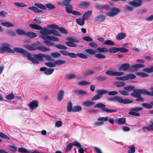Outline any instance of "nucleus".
<instances>
[{
  "label": "nucleus",
  "mask_w": 153,
  "mask_h": 153,
  "mask_svg": "<svg viewBox=\"0 0 153 153\" xmlns=\"http://www.w3.org/2000/svg\"><path fill=\"white\" fill-rule=\"evenodd\" d=\"M29 27L32 30H40L39 33L41 34L40 37L41 38H57L53 36L61 37V35L58 31L51 29L49 30L46 27H42L36 24H31Z\"/></svg>",
  "instance_id": "f257e3e1"
},
{
  "label": "nucleus",
  "mask_w": 153,
  "mask_h": 153,
  "mask_svg": "<svg viewBox=\"0 0 153 153\" xmlns=\"http://www.w3.org/2000/svg\"><path fill=\"white\" fill-rule=\"evenodd\" d=\"M45 57L46 60L51 61L52 59L49 55H45L42 53L33 54L31 62L33 64H38L40 62H42L43 61V58Z\"/></svg>",
  "instance_id": "f03ea898"
},
{
  "label": "nucleus",
  "mask_w": 153,
  "mask_h": 153,
  "mask_svg": "<svg viewBox=\"0 0 153 153\" xmlns=\"http://www.w3.org/2000/svg\"><path fill=\"white\" fill-rule=\"evenodd\" d=\"M13 52L12 53H14L16 52L18 53H21L22 55L27 57L28 59L31 62L32 60L33 54L27 52L24 49L19 47H16L14 48L13 50Z\"/></svg>",
  "instance_id": "7ed1b4c3"
},
{
  "label": "nucleus",
  "mask_w": 153,
  "mask_h": 153,
  "mask_svg": "<svg viewBox=\"0 0 153 153\" xmlns=\"http://www.w3.org/2000/svg\"><path fill=\"white\" fill-rule=\"evenodd\" d=\"M109 100L111 101H116L120 103L125 104L132 103L133 101L128 99H123L122 98L117 96L111 97L109 98Z\"/></svg>",
  "instance_id": "20e7f679"
},
{
  "label": "nucleus",
  "mask_w": 153,
  "mask_h": 153,
  "mask_svg": "<svg viewBox=\"0 0 153 153\" xmlns=\"http://www.w3.org/2000/svg\"><path fill=\"white\" fill-rule=\"evenodd\" d=\"M94 107V108H101V110L102 111L109 113H112L117 111L116 110L111 109L105 107V104L101 103H97L95 105Z\"/></svg>",
  "instance_id": "39448f33"
},
{
  "label": "nucleus",
  "mask_w": 153,
  "mask_h": 153,
  "mask_svg": "<svg viewBox=\"0 0 153 153\" xmlns=\"http://www.w3.org/2000/svg\"><path fill=\"white\" fill-rule=\"evenodd\" d=\"M24 46L25 48L30 51H34L37 49L42 52H46L50 50L49 48L43 46L38 47L36 48L27 45H26Z\"/></svg>",
  "instance_id": "423d86ee"
},
{
  "label": "nucleus",
  "mask_w": 153,
  "mask_h": 153,
  "mask_svg": "<svg viewBox=\"0 0 153 153\" xmlns=\"http://www.w3.org/2000/svg\"><path fill=\"white\" fill-rule=\"evenodd\" d=\"M128 49L124 47L116 48L113 47L110 48L108 50V51L110 53H115L119 51L121 53H124L128 52Z\"/></svg>",
  "instance_id": "0eeeda50"
},
{
  "label": "nucleus",
  "mask_w": 153,
  "mask_h": 153,
  "mask_svg": "<svg viewBox=\"0 0 153 153\" xmlns=\"http://www.w3.org/2000/svg\"><path fill=\"white\" fill-rule=\"evenodd\" d=\"M66 12L68 13H71L73 15L76 16H79L81 15V13L77 11L73 10V7L70 4H67L65 7Z\"/></svg>",
  "instance_id": "6e6552de"
},
{
  "label": "nucleus",
  "mask_w": 153,
  "mask_h": 153,
  "mask_svg": "<svg viewBox=\"0 0 153 153\" xmlns=\"http://www.w3.org/2000/svg\"><path fill=\"white\" fill-rule=\"evenodd\" d=\"M2 47L0 48V51L1 52L4 53L7 52L12 53L13 52V49H11L10 45L7 43H5L2 44Z\"/></svg>",
  "instance_id": "1a4fd4ad"
},
{
  "label": "nucleus",
  "mask_w": 153,
  "mask_h": 153,
  "mask_svg": "<svg viewBox=\"0 0 153 153\" xmlns=\"http://www.w3.org/2000/svg\"><path fill=\"white\" fill-rule=\"evenodd\" d=\"M34 5L40 9L43 10H46L47 8L49 10L54 9L56 8V6L51 3L45 4V6L40 3H35Z\"/></svg>",
  "instance_id": "9d476101"
},
{
  "label": "nucleus",
  "mask_w": 153,
  "mask_h": 153,
  "mask_svg": "<svg viewBox=\"0 0 153 153\" xmlns=\"http://www.w3.org/2000/svg\"><path fill=\"white\" fill-rule=\"evenodd\" d=\"M85 51L87 53L92 55H94V57L96 58L99 59H103L105 58L106 56L105 55L101 54V53H99L97 54H95L96 53V51L93 49H88L85 50Z\"/></svg>",
  "instance_id": "9b49d317"
},
{
  "label": "nucleus",
  "mask_w": 153,
  "mask_h": 153,
  "mask_svg": "<svg viewBox=\"0 0 153 153\" xmlns=\"http://www.w3.org/2000/svg\"><path fill=\"white\" fill-rule=\"evenodd\" d=\"M108 90H99L97 91V94L93 97L92 100H97L102 97V95L107 93Z\"/></svg>",
  "instance_id": "f8f14e48"
},
{
  "label": "nucleus",
  "mask_w": 153,
  "mask_h": 153,
  "mask_svg": "<svg viewBox=\"0 0 153 153\" xmlns=\"http://www.w3.org/2000/svg\"><path fill=\"white\" fill-rule=\"evenodd\" d=\"M120 12V10L118 8L113 7L110 10V11L107 13V15L109 17H114L117 15Z\"/></svg>",
  "instance_id": "ddd939ff"
},
{
  "label": "nucleus",
  "mask_w": 153,
  "mask_h": 153,
  "mask_svg": "<svg viewBox=\"0 0 153 153\" xmlns=\"http://www.w3.org/2000/svg\"><path fill=\"white\" fill-rule=\"evenodd\" d=\"M143 109V108L142 107H136L132 108L130 109L128 114L131 115L140 116V114L137 112L142 110Z\"/></svg>",
  "instance_id": "4468645a"
},
{
  "label": "nucleus",
  "mask_w": 153,
  "mask_h": 153,
  "mask_svg": "<svg viewBox=\"0 0 153 153\" xmlns=\"http://www.w3.org/2000/svg\"><path fill=\"white\" fill-rule=\"evenodd\" d=\"M108 117H98L97 119V122H95L94 124L96 126H100L104 124V122L108 121Z\"/></svg>",
  "instance_id": "2eb2a0df"
},
{
  "label": "nucleus",
  "mask_w": 153,
  "mask_h": 153,
  "mask_svg": "<svg viewBox=\"0 0 153 153\" xmlns=\"http://www.w3.org/2000/svg\"><path fill=\"white\" fill-rule=\"evenodd\" d=\"M43 42L47 46H51L54 45V42H57L59 41V39H44Z\"/></svg>",
  "instance_id": "dca6fc26"
},
{
  "label": "nucleus",
  "mask_w": 153,
  "mask_h": 153,
  "mask_svg": "<svg viewBox=\"0 0 153 153\" xmlns=\"http://www.w3.org/2000/svg\"><path fill=\"white\" fill-rule=\"evenodd\" d=\"M105 74L110 76H119L123 75L124 73L123 72H116L111 70H108L105 72Z\"/></svg>",
  "instance_id": "f3484780"
},
{
  "label": "nucleus",
  "mask_w": 153,
  "mask_h": 153,
  "mask_svg": "<svg viewBox=\"0 0 153 153\" xmlns=\"http://www.w3.org/2000/svg\"><path fill=\"white\" fill-rule=\"evenodd\" d=\"M28 106L30 110H33L36 108L38 106V101L34 100L28 104Z\"/></svg>",
  "instance_id": "a211bd4d"
},
{
  "label": "nucleus",
  "mask_w": 153,
  "mask_h": 153,
  "mask_svg": "<svg viewBox=\"0 0 153 153\" xmlns=\"http://www.w3.org/2000/svg\"><path fill=\"white\" fill-rule=\"evenodd\" d=\"M54 69L52 68L48 69L46 67H42L40 69L41 71H43L44 74L47 75H49L52 74L54 71Z\"/></svg>",
  "instance_id": "6ab92c4d"
},
{
  "label": "nucleus",
  "mask_w": 153,
  "mask_h": 153,
  "mask_svg": "<svg viewBox=\"0 0 153 153\" xmlns=\"http://www.w3.org/2000/svg\"><path fill=\"white\" fill-rule=\"evenodd\" d=\"M142 4L141 0H133L129 3V4L135 7H138L140 6Z\"/></svg>",
  "instance_id": "aec40b11"
},
{
  "label": "nucleus",
  "mask_w": 153,
  "mask_h": 153,
  "mask_svg": "<svg viewBox=\"0 0 153 153\" xmlns=\"http://www.w3.org/2000/svg\"><path fill=\"white\" fill-rule=\"evenodd\" d=\"M95 103L93 102L90 100H86L82 102V105L84 107H91L94 105Z\"/></svg>",
  "instance_id": "412c9836"
},
{
  "label": "nucleus",
  "mask_w": 153,
  "mask_h": 153,
  "mask_svg": "<svg viewBox=\"0 0 153 153\" xmlns=\"http://www.w3.org/2000/svg\"><path fill=\"white\" fill-rule=\"evenodd\" d=\"M130 68V65L128 63H124L120 67L119 69V71H125L128 69Z\"/></svg>",
  "instance_id": "4be33fe9"
},
{
  "label": "nucleus",
  "mask_w": 153,
  "mask_h": 153,
  "mask_svg": "<svg viewBox=\"0 0 153 153\" xmlns=\"http://www.w3.org/2000/svg\"><path fill=\"white\" fill-rule=\"evenodd\" d=\"M68 40L71 41H67L65 42V44L68 46L71 47H76V45L71 41H74L76 42V41L75 40L76 39H67Z\"/></svg>",
  "instance_id": "5701e85b"
},
{
  "label": "nucleus",
  "mask_w": 153,
  "mask_h": 153,
  "mask_svg": "<svg viewBox=\"0 0 153 153\" xmlns=\"http://www.w3.org/2000/svg\"><path fill=\"white\" fill-rule=\"evenodd\" d=\"M16 34L20 36H26V31L23 29L19 28H17L16 30Z\"/></svg>",
  "instance_id": "b1692460"
},
{
  "label": "nucleus",
  "mask_w": 153,
  "mask_h": 153,
  "mask_svg": "<svg viewBox=\"0 0 153 153\" xmlns=\"http://www.w3.org/2000/svg\"><path fill=\"white\" fill-rule=\"evenodd\" d=\"M145 67V65H144L138 63L137 64L133 65H131V68L133 69L134 71L136 70L137 69L144 68Z\"/></svg>",
  "instance_id": "393cba45"
},
{
  "label": "nucleus",
  "mask_w": 153,
  "mask_h": 153,
  "mask_svg": "<svg viewBox=\"0 0 153 153\" xmlns=\"http://www.w3.org/2000/svg\"><path fill=\"white\" fill-rule=\"evenodd\" d=\"M132 91L133 92L130 94V95L132 97L135 98L140 95L139 89H134Z\"/></svg>",
  "instance_id": "a878e982"
},
{
  "label": "nucleus",
  "mask_w": 153,
  "mask_h": 153,
  "mask_svg": "<svg viewBox=\"0 0 153 153\" xmlns=\"http://www.w3.org/2000/svg\"><path fill=\"white\" fill-rule=\"evenodd\" d=\"M94 79L97 81L102 82L106 80L107 77L105 76L100 75L95 77Z\"/></svg>",
  "instance_id": "bb28decb"
},
{
  "label": "nucleus",
  "mask_w": 153,
  "mask_h": 153,
  "mask_svg": "<svg viewBox=\"0 0 153 153\" xmlns=\"http://www.w3.org/2000/svg\"><path fill=\"white\" fill-rule=\"evenodd\" d=\"M96 19L97 21L102 22L105 20V17L104 15L100 14L96 17Z\"/></svg>",
  "instance_id": "cd10ccee"
},
{
  "label": "nucleus",
  "mask_w": 153,
  "mask_h": 153,
  "mask_svg": "<svg viewBox=\"0 0 153 153\" xmlns=\"http://www.w3.org/2000/svg\"><path fill=\"white\" fill-rule=\"evenodd\" d=\"M64 95V91L62 90H60L57 96V100L61 101L63 99Z\"/></svg>",
  "instance_id": "c85d7f7f"
},
{
  "label": "nucleus",
  "mask_w": 153,
  "mask_h": 153,
  "mask_svg": "<svg viewBox=\"0 0 153 153\" xmlns=\"http://www.w3.org/2000/svg\"><path fill=\"white\" fill-rule=\"evenodd\" d=\"M92 11L91 10H88L82 16V18L86 20L88 19L91 15Z\"/></svg>",
  "instance_id": "c756f323"
},
{
  "label": "nucleus",
  "mask_w": 153,
  "mask_h": 153,
  "mask_svg": "<svg viewBox=\"0 0 153 153\" xmlns=\"http://www.w3.org/2000/svg\"><path fill=\"white\" fill-rule=\"evenodd\" d=\"M6 33L8 35L11 37H15L16 36V31H15L12 29H8L6 30Z\"/></svg>",
  "instance_id": "7c9ffc66"
},
{
  "label": "nucleus",
  "mask_w": 153,
  "mask_h": 153,
  "mask_svg": "<svg viewBox=\"0 0 153 153\" xmlns=\"http://www.w3.org/2000/svg\"><path fill=\"white\" fill-rule=\"evenodd\" d=\"M37 36L36 34L33 31H29L26 33V36L31 38L36 37Z\"/></svg>",
  "instance_id": "2f4dec72"
},
{
  "label": "nucleus",
  "mask_w": 153,
  "mask_h": 153,
  "mask_svg": "<svg viewBox=\"0 0 153 153\" xmlns=\"http://www.w3.org/2000/svg\"><path fill=\"white\" fill-rule=\"evenodd\" d=\"M58 30L60 34H63L66 35H68L69 34V33L67 30L64 27H60Z\"/></svg>",
  "instance_id": "473e14b6"
},
{
  "label": "nucleus",
  "mask_w": 153,
  "mask_h": 153,
  "mask_svg": "<svg viewBox=\"0 0 153 153\" xmlns=\"http://www.w3.org/2000/svg\"><path fill=\"white\" fill-rule=\"evenodd\" d=\"M74 92L78 95H85L86 94V92L82 89L76 90L74 91Z\"/></svg>",
  "instance_id": "72a5a7b5"
},
{
  "label": "nucleus",
  "mask_w": 153,
  "mask_h": 153,
  "mask_svg": "<svg viewBox=\"0 0 153 153\" xmlns=\"http://www.w3.org/2000/svg\"><path fill=\"white\" fill-rule=\"evenodd\" d=\"M1 25L8 28L14 27V25L12 23L7 22H4L1 23Z\"/></svg>",
  "instance_id": "f704fd0d"
},
{
  "label": "nucleus",
  "mask_w": 153,
  "mask_h": 153,
  "mask_svg": "<svg viewBox=\"0 0 153 153\" xmlns=\"http://www.w3.org/2000/svg\"><path fill=\"white\" fill-rule=\"evenodd\" d=\"M29 10H32L34 11V12L36 13H41L43 12V11L39 10L37 7H30L28 8Z\"/></svg>",
  "instance_id": "c9c22d12"
},
{
  "label": "nucleus",
  "mask_w": 153,
  "mask_h": 153,
  "mask_svg": "<svg viewBox=\"0 0 153 153\" xmlns=\"http://www.w3.org/2000/svg\"><path fill=\"white\" fill-rule=\"evenodd\" d=\"M48 28H50L53 30H59L60 27L57 25L52 24L48 25L47 26Z\"/></svg>",
  "instance_id": "e433bc0d"
},
{
  "label": "nucleus",
  "mask_w": 153,
  "mask_h": 153,
  "mask_svg": "<svg viewBox=\"0 0 153 153\" xmlns=\"http://www.w3.org/2000/svg\"><path fill=\"white\" fill-rule=\"evenodd\" d=\"M95 73V72L94 70H89L85 71L84 73V75L85 76H88L90 75H93Z\"/></svg>",
  "instance_id": "4c0bfd02"
},
{
  "label": "nucleus",
  "mask_w": 153,
  "mask_h": 153,
  "mask_svg": "<svg viewBox=\"0 0 153 153\" xmlns=\"http://www.w3.org/2000/svg\"><path fill=\"white\" fill-rule=\"evenodd\" d=\"M140 94L141 95L142 94L144 95H147L149 96V92L147 90L143 89H139Z\"/></svg>",
  "instance_id": "58836bf2"
},
{
  "label": "nucleus",
  "mask_w": 153,
  "mask_h": 153,
  "mask_svg": "<svg viewBox=\"0 0 153 153\" xmlns=\"http://www.w3.org/2000/svg\"><path fill=\"white\" fill-rule=\"evenodd\" d=\"M85 20L83 18H78L76 19V22L79 25L82 26L85 24Z\"/></svg>",
  "instance_id": "ea45409f"
},
{
  "label": "nucleus",
  "mask_w": 153,
  "mask_h": 153,
  "mask_svg": "<svg viewBox=\"0 0 153 153\" xmlns=\"http://www.w3.org/2000/svg\"><path fill=\"white\" fill-rule=\"evenodd\" d=\"M82 109V107L80 105L74 106L73 107V112H79Z\"/></svg>",
  "instance_id": "a19ab883"
},
{
  "label": "nucleus",
  "mask_w": 153,
  "mask_h": 153,
  "mask_svg": "<svg viewBox=\"0 0 153 153\" xmlns=\"http://www.w3.org/2000/svg\"><path fill=\"white\" fill-rule=\"evenodd\" d=\"M97 50L100 53H107L108 51V50L104 47H98L97 48Z\"/></svg>",
  "instance_id": "79ce46f5"
},
{
  "label": "nucleus",
  "mask_w": 153,
  "mask_h": 153,
  "mask_svg": "<svg viewBox=\"0 0 153 153\" xmlns=\"http://www.w3.org/2000/svg\"><path fill=\"white\" fill-rule=\"evenodd\" d=\"M67 108V110L68 112H73V107L71 102H68Z\"/></svg>",
  "instance_id": "37998d69"
},
{
  "label": "nucleus",
  "mask_w": 153,
  "mask_h": 153,
  "mask_svg": "<svg viewBox=\"0 0 153 153\" xmlns=\"http://www.w3.org/2000/svg\"><path fill=\"white\" fill-rule=\"evenodd\" d=\"M136 74L140 76L141 77H146L149 76V75L143 72H137L136 73Z\"/></svg>",
  "instance_id": "c03bdc74"
},
{
  "label": "nucleus",
  "mask_w": 153,
  "mask_h": 153,
  "mask_svg": "<svg viewBox=\"0 0 153 153\" xmlns=\"http://www.w3.org/2000/svg\"><path fill=\"white\" fill-rule=\"evenodd\" d=\"M143 71L144 72L148 73H151L153 72V65L150 68H145L143 69Z\"/></svg>",
  "instance_id": "a18cd8bd"
},
{
  "label": "nucleus",
  "mask_w": 153,
  "mask_h": 153,
  "mask_svg": "<svg viewBox=\"0 0 153 153\" xmlns=\"http://www.w3.org/2000/svg\"><path fill=\"white\" fill-rule=\"evenodd\" d=\"M44 64L45 65L50 68L54 67L56 66V65L55 63V61L54 63H52L51 62H45L44 63Z\"/></svg>",
  "instance_id": "49530a36"
},
{
  "label": "nucleus",
  "mask_w": 153,
  "mask_h": 153,
  "mask_svg": "<svg viewBox=\"0 0 153 153\" xmlns=\"http://www.w3.org/2000/svg\"><path fill=\"white\" fill-rule=\"evenodd\" d=\"M126 122V118H120L117 120V123L119 124H124Z\"/></svg>",
  "instance_id": "de8ad7c7"
},
{
  "label": "nucleus",
  "mask_w": 153,
  "mask_h": 153,
  "mask_svg": "<svg viewBox=\"0 0 153 153\" xmlns=\"http://www.w3.org/2000/svg\"><path fill=\"white\" fill-rule=\"evenodd\" d=\"M55 63L56 65H60L65 64V61L59 59L55 61Z\"/></svg>",
  "instance_id": "09e8293b"
},
{
  "label": "nucleus",
  "mask_w": 153,
  "mask_h": 153,
  "mask_svg": "<svg viewBox=\"0 0 153 153\" xmlns=\"http://www.w3.org/2000/svg\"><path fill=\"white\" fill-rule=\"evenodd\" d=\"M89 3L86 1H85L79 4V7L81 8H83L84 7H87L89 6Z\"/></svg>",
  "instance_id": "8fccbe9b"
},
{
  "label": "nucleus",
  "mask_w": 153,
  "mask_h": 153,
  "mask_svg": "<svg viewBox=\"0 0 153 153\" xmlns=\"http://www.w3.org/2000/svg\"><path fill=\"white\" fill-rule=\"evenodd\" d=\"M54 46L57 48L60 49H67V47L61 44H58L54 45Z\"/></svg>",
  "instance_id": "3c124183"
},
{
  "label": "nucleus",
  "mask_w": 153,
  "mask_h": 153,
  "mask_svg": "<svg viewBox=\"0 0 153 153\" xmlns=\"http://www.w3.org/2000/svg\"><path fill=\"white\" fill-rule=\"evenodd\" d=\"M51 56L54 58L60 57L61 56V54L60 53L57 52L52 53H51Z\"/></svg>",
  "instance_id": "603ef678"
},
{
  "label": "nucleus",
  "mask_w": 153,
  "mask_h": 153,
  "mask_svg": "<svg viewBox=\"0 0 153 153\" xmlns=\"http://www.w3.org/2000/svg\"><path fill=\"white\" fill-rule=\"evenodd\" d=\"M91 83V82L86 81H82L78 83L77 84L79 85H89Z\"/></svg>",
  "instance_id": "864d4df0"
},
{
  "label": "nucleus",
  "mask_w": 153,
  "mask_h": 153,
  "mask_svg": "<svg viewBox=\"0 0 153 153\" xmlns=\"http://www.w3.org/2000/svg\"><path fill=\"white\" fill-rule=\"evenodd\" d=\"M134 87L133 86H126L124 87V89L129 92L131 91L134 89Z\"/></svg>",
  "instance_id": "5fc2aeb1"
},
{
  "label": "nucleus",
  "mask_w": 153,
  "mask_h": 153,
  "mask_svg": "<svg viewBox=\"0 0 153 153\" xmlns=\"http://www.w3.org/2000/svg\"><path fill=\"white\" fill-rule=\"evenodd\" d=\"M14 96L13 93L10 94L8 95H6L5 98L6 99L8 100H11L14 98Z\"/></svg>",
  "instance_id": "6e6d98bb"
},
{
  "label": "nucleus",
  "mask_w": 153,
  "mask_h": 153,
  "mask_svg": "<svg viewBox=\"0 0 153 153\" xmlns=\"http://www.w3.org/2000/svg\"><path fill=\"white\" fill-rule=\"evenodd\" d=\"M73 146V144L72 143H69L67 146L65 152H70L71 150V149Z\"/></svg>",
  "instance_id": "4d7b16f0"
},
{
  "label": "nucleus",
  "mask_w": 153,
  "mask_h": 153,
  "mask_svg": "<svg viewBox=\"0 0 153 153\" xmlns=\"http://www.w3.org/2000/svg\"><path fill=\"white\" fill-rule=\"evenodd\" d=\"M126 36V34L123 33H120L118 34L116 36V38H124Z\"/></svg>",
  "instance_id": "13d9d810"
},
{
  "label": "nucleus",
  "mask_w": 153,
  "mask_h": 153,
  "mask_svg": "<svg viewBox=\"0 0 153 153\" xmlns=\"http://www.w3.org/2000/svg\"><path fill=\"white\" fill-rule=\"evenodd\" d=\"M126 75L128 80L129 79H133L136 78L135 75L133 74L130 73Z\"/></svg>",
  "instance_id": "bf43d9fd"
},
{
  "label": "nucleus",
  "mask_w": 153,
  "mask_h": 153,
  "mask_svg": "<svg viewBox=\"0 0 153 153\" xmlns=\"http://www.w3.org/2000/svg\"><path fill=\"white\" fill-rule=\"evenodd\" d=\"M142 105L146 108L151 109L152 108V105L149 103H144L142 104Z\"/></svg>",
  "instance_id": "052dcab7"
},
{
  "label": "nucleus",
  "mask_w": 153,
  "mask_h": 153,
  "mask_svg": "<svg viewBox=\"0 0 153 153\" xmlns=\"http://www.w3.org/2000/svg\"><path fill=\"white\" fill-rule=\"evenodd\" d=\"M103 44L104 45H115L114 43L111 40H107L105 41L104 43Z\"/></svg>",
  "instance_id": "680f3d73"
},
{
  "label": "nucleus",
  "mask_w": 153,
  "mask_h": 153,
  "mask_svg": "<svg viewBox=\"0 0 153 153\" xmlns=\"http://www.w3.org/2000/svg\"><path fill=\"white\" fill-rule=\"evenodd\" d=\"M14 4L16 6L20 7H25L27 6V5L22 2H15Z\"/></svg>",
  "instance_id": "e2e57ef3"
},
{
  "label": "nucleus",
  "mask_w": 153,
  "mask_h": 153,
  "mask_svg": "<svg viewBox=\"0 0 153 153\" xmlns=\"http://www.w3.org/2000/svg\"><path fill=\"white\" fill-rule=\"evenodd\" d=\"M78 56L83 59H87L88 58V57L87 55L81 53H77Z\"/></svg>",
  "instance_id": "0e129e2a"
},
{
  "label": "nucleus",
  "mask_w": 153,
  "mask_h": 153,
  "mask_svg": "<svg viewBox=\"0 0 153 153\" xmlns=\"http://www.w3.org/2000/svg\"><path fill=\"white\" fill-rule=\"evenodd\" d=\"M8 147L9 149L13 152H15L16 151L17 148L14 146L10 145L8 146Z\"/></svg>",
  "instance_id": "69168bd1"
},
{
  "label": "nucleus",
  "mask_w": 153,
  "mask_h": 153,
  "mask_svg": "<svg viewBox=\"0 0 153 153\" xmlns=\"http://www.w3.org/2000/svg\"><path fill=\"white\" fill-rule=\"evenodd\" d=\"M0 137L3 138L7 140H10V138L8 137L5 134L3 133L0 132Z\"/></svg>",
  "instance_id": "338daca9"
},
{
  "label": "nucleus",
  "mask_w": 153,
  "mask_h": 153,
  "mask_svg": "<svg viewBox=\"0 0 153 153\" xmlns=\"http://www.w3.org/2000/svg\"><path fill=\"white\" fill-rule=\"evenodd\" d=\"M135 152V147L134 146H133L127 151V153H134Z\"/></svg>",
  "instance_id": "774afa93"
}]
</instances>
